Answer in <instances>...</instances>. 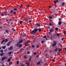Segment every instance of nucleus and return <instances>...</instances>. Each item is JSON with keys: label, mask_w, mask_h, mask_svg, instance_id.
<instances>
[{"label": "nucleus", "mask_w": 66, "mask_h": 66, "mask_svg": "<svg viewBox=\"0 0 66 66\" xmlns=\"http://www.w3.org/2000/svg\"><path fill=\"white\" fill-rule=\"evenodd\" d=\"M37 30H37V29L36 28L35 29L32 31L31 34H33V35L35 34L36 33V32L37 31Z\"/></svg>", "instance_id": "f257e3e1"}, {"label": "nucleus", "mask_w": 66, "mask_h": 66, "mask_svg": "<svg viewBox=\"0 0 66 66\" xmlns=\"http://www.w3.org/2000/svg\"><path fill=\"white\" fill-rule=\"evenodd\" d=\"M7 59V57L6 56H3L1 60L2 61H4V60H5V59Z\"/></svg>", "instance_id": "f03ea898"}, {"label": "nucleus", "mask_w": 66, "mask_h": 66, "mask_svg": "<svg viewBox=\"0 0 66 66\" xmlns=\"http://www.w3.org/2000/svg\"><path fill=\"white\" fill-rule=\"evenodd\" d=\"M35 25L36 27H40V24L38 23H36Z\"/></svg>", "instance_id": "7ed1b4c3"}, {"label": "nucleus", "mask_w": 66, "mask_h": 66, "mask_svg": "<svg viewBox=\"0 0 66 66\" xmlns=\"http://www.w3.org/2000/svg\"><path fill=\"white\" fill-rule=\"evenodd\" d=\"M11 41L9 42L7 44V46H9L10 45V44H11Z\"/></svg>", "instance_id": "20e7f679"}, {"label": "nucleus", "mask_w": 66, "mask_h": 66, "mask_svg": "<svg viewBox=\"0 0 66 66\" xmlns=\"http://www.w3.org/2000/svg\"><path fill=\"white\" fill-rule=\"evenodd\" d=\"M62 24V21H60L58 22V24L59 25H60Z\"/></svg>", "instance_id": "39448f33"}, {"label": "nucleus", "mask_w": 66, "mask_h": 66, "mask_svg": "<svg viewBox=\"0 0 66 66\" xmlns=\"http://www.w3.org/2000/svg\"><path fill=\"white\" fill-rule=\"evenodd\" d=\"M30 42H31V41H30V40H28L27 41L26 44H29V43Z\"/></svg>", "instance_id": "423d86ee"}, {"label": "nucleus", "mask_w": 66, "mask_h": 66, "mask_svg": "<svg viewBox=\"0 0 66 66\" xmlns=\"http://www.w3.org/2000/svg\"><path fill=\"white\" fill-rule=\"evenodd\" d=\"M21 40H20L19 42L18 43H19V44H20V43H22V42H23V41H22V39H21Z\"/></svg>", "instance_id": "0eeeda50"}, {"label": "nucleus", "mask_w": 66, "mask_h": 66, "mask_svg": "<svg viewBox=\"0 0 66 66\" xmlns=\"http://www.w3.org/2000/svg\"><path fill=\"white\" fill-rule=\"evenodd\" d=\"M26 64L28 66H29V65H30V63H28V62H27L26 63Z\"/></svg>", "instance_id": "6e6552de"}, {"label": "nucleus", "mask_w": 66, "mask_h": 66, "mask_svg": "<svg viewBox=\"0 0 66 66\" xmlns=\"http://www.w3.org/2000/svg\"><path fill=\"white\" fill-rule=\"evenodd\" d=\"M13 47H11L10 48H9V50H12V49H13Z\"/></svg>", "instance_id": "1a4fd4ad"}, {"label": "nucleus", "mask_w": 66, "mask_h": 66, "mask_svg": "<svg viewBox=\"0 0 66 66\" xmlns=\"http://www.w3.org/2000/svg\"><path fill=\"white\" fill-rule=\"evenodd\" d=\"M56 45V44H54V43L53 44H52V47H54V46H55Z\"/></svg>", "instance_id": "9d476101"}, {"label": "nucleus", "mask_w": 66, "mask_h": 66, "mask_svg": "<svg viewBox=\"0 0 66 66\" xmlns=\"http://www.w3.org/2000/svg\"><path fill=\"white\" fill-rule=\"evenodd\" d=\"M3 54H4L3 53H1L0 54V55L1 56H2Z\"/></svg>", "instance_id": "9b49d317"}, {"label": "nucleus", "mask_w": 66, "mask_h": 66, "mask_svg": "<svg viewBox=\"0 0 66 66\" xmlns=\"http://www.w3.org/2000/svg\"><path fill=\"white\" fill-rule=\"evenodd\" d=\"M19 43L18 42V43L16 44V46L18 47V46H19Z\"/></svg>", "instance_id": "f8f14e48"}, {"label": "nucleus", "mask_w": 66, "mask_h": 66, "mask_svg": "<svg viewBox=\"0 0 66 66\" xmlns=\"http://www.w3.org/2000/svg\"><path fill=\"white\" fill-rule=\"evenodd\" d=\"M5 41V39H4L2 41V42L1 43V44H3V43Z\"/></svg>", "instance_id": "ddd939ff"}, {"label": "nucleus", "mask_w": 66, "mask_h": 66, "mask_svg": "<svg viewBox=\"0 0 66 66\" xmlns=\"http://www.w3.org/2000/svg\"><path fill=\"white\" fill-rule=\"evenodd\" d=\"M0 52L1 53H3V50L2 49L0 51Z\"/></svg>", "instance_id": "4468645a"}, {"label": "nucleus", "mask_w": 66, "mask_h": 66, "mask_svg": "<svg viewBox=\"0 0 66 66\" xmlns=\"http://www.w3.org/2000/svg\"><path fill=\"white\" fill-rule=\"evenodd\" d=\"M6 48V47L5 46H3L2 47V49H5Z\"/></svg>", "instance_id": "2eb2a0df"}, {"label": "nucleus", "mask_w": 66, "mask_h": 66, "mask_svg": "<svg viewBox=\"0 0 66 66\" xmlns=\"http://www.w3.org/2000/svg\"><path fill=\"white\" fill-rule=\"evenodd\" d=\"M53 29H52L50 30V32H53Z\"/></svg>", "instance_id": "dca6fc26"}, {"label": "nucleus", "mask_w": 66, "mask_h": 66, "mask_svg": "<svg viewBox=\"0 0 66 66\" xmlns=\"http://www.w3.org/2000/svg\"><path fill=\"white\" fill-rule=\"evenodd\" d=\"M5 43H6V42H8V40H7V39H5Z\"/></svg>", "instance_id": "f3484780"}, {"label": "nucleus", "mask_w": 66, "mask_h": 66, "mask_svg": "<svg viewBox=\"0 0 66 66\" xmlns=\"http://www.w3.org/2000/svg\"><path fill=\"white\" fill-rule=\"evenodd\" d=\"M58 50V49L57 48H56L55 49V52H57V51Z\"/></svg>", "instance_id": "a211bd4d"}, {"label": "nucleus", "mask_w": 66, "mask_h": 66, "mask_svg": "<svg viewBox=\"0 0 66 66\" xmlns=\"http://www.w3.org/2000/svg\"><path fill=\"white\" fill-rule=\"evenodd\" d=\"M48 18H50V19H52V18H52V17L50 16H49Z\"/></svg>", "instance_id": "6ab92c4d"}, {"label": "nucleus", "mask_w": 66, "mask_h": 66, "mask_svg": "<svg viewBox=\"0 0 66 66\" xmlns=\"http://www.w3.org/2000/svg\"><path fill=\"white\" fill-rule=\"evenodd\" d=\"M61 48H60L59 50H58V53H61Z\"/></svg>", "instance_id": "aec40b11"}, {"label": "nucleus", "mask_w": 66, "mask_h": 66, "mask_svg": "<svg viewBox=\"0 0 66 66\" xmlns=\"http://www.w3.org/2000/svg\"><path fill=\"white\" fill-rule=\"evenodd\" d=\"M65 2H63L62 4V6H64V5L65 4Z\"/></svg>", "instance_id": "412c9836"}, {"label": "nucleus", "mask_w": 66, "mask_h": 66, "mask_svg": "<svg viewBox=\"0 0 66 66\" xmlns=\"http://www.w3.org/2000/svg\"><path fill=\"white\" fill-rule=\"evenodd\" d=\"M40 64V62H38L37 63V65H39Z\"/></svg>", "instance_id": "4be33fe9"}, {"label": "nucleus", "mask_w": 66, "mask_h": 66, "mask_svg": "<svg viewBox=\"0 0 66 66\" xmlns=\"http://www.w3.org/2000/svg\"><path fill=\"white\" fill-rule=\"evenodd\" d=\"M19 61H18L16 62V64L18 65L19 64Z\"/></svg>", "instance_id": "5701e85b"}, {"label": "nucleus", "mask_w": 66, "mask_h": 66, "mask_svg": "<svg viewBox=\"0 0 66 66\" xmlns=\"http://www.w3.org/2000/svg\"><path fill=\"white\" fill-rule=\"evenodd\" d=\"M22 46V44H20L19 48H21V47Z\"/></svg>", "instance_id": "b1692460"}, {"label": "nucleus", "mask_w": 66, "mask_h": 66, "mask_svg": "<svg viewBox=\"0 0 66 66\" xmlns=\"http://www.w3.org/2000/svg\"><path fill=\"white\" fill-rule=\"evenodd\" d=\"M5 32H6V33H9V31L8 30H7V29L6 30Z\"/></svg>", "instance_id": "393cba45"}, {"label": "nucleus", "mask_w": 66, "mask_h": 66, "mask_svg": "<svg viewBox=\"0 0 66 66\" xmlns=\"http://www.w3.org/2000/svg\"><path fill=\"white\" fill-rule=\"evenodd\" d=\"M23 49H24V48H22L20 50V51H22V50H23Z\"/></svg>", "instance_id": "a878e982"}, {"label": "nucleus", "mask_w": 66, "mask_h": 66, "mask_svg": "<svg viewBox=\"0 0 66 66\" xmlns=\"http://www.w3.org/2000/svg\"><path fill=\"white\" fill-rule=\"evenodd\" d=\"M16 14V12H14L13 13V14H14V15H15Z\"/></svg>", "instance_id": "bb28decb"}, {"label": "nucleus", "mask_w": 66, "mask_h": 66, "mask_svg": "<svg viewBox=\"0 0 66 66\" xmlns=\"http://www.w3.org/2000/svg\"><path fill=\"white\" fill-rule=\"evenodd\" d=\"M3 13L4 14H7V12L6 11H4Z\"/></svg>", "instance_id": "cd10ccee"}, {"label": "nucleus", "mask_w": 66, "mask_h": 66, "mask_svg": "<svg viewBox=\"0 0 66 66\" xmlns=\"http://www.w3.org/2000/svg\"><path fill=\"white\" fill-rule=\"evenodd\" d=\"M8 62H10L11 61V59H8Z\"/></svg>", "instance_id": "c85d7f7f"}, {"label": "nucleus", "mask_w": 66, "mask_h": 66, "mask_svg": "<svg viewBox=\"0 0 66 66\" xmlns=\"http://www.w3.org/2000/svg\"><path fill=\"white\" fill-rule=\"evenodd\" d=\"M17 9L16 8H14V9H13V10L14 11H17Z\"/></svg>", "instance_id": "c756f323"}, {"label": "nucleus", "mask_w": 66, "mask_h": 66, "mask_svg": "<svg viewBox=\"0 0 66 66\" xmlns=\"http://www.w3.org/2000/svg\"><path fill=\"white\" fill-rule=\"evenodd\" d=\"M37 54V53H36L34 52V55H36V54Z\"/></svg>", "instance_id": "7c9ffc66"}, {"label": "nucleus", "mask_w": 66, "mask_h": 66, "mask_svg": "<svg viewBox=\"0 0 66 66\" xmlns=\"http://www.w3.org/2000/svg\"><path fill=\"white\" fill-rule=\"evenodd\" d=\"M13 10H11L10 11V13H13Z\"/></svg>", "instance_id": "2f4dec72"}, {"label": "nucleus", "mask_w": 66, "mask_h": 66, "mask_svg": "<svg viewBox=\"0 0 66 66\" xmlns=\"http://www.w3.org/2000/svg\"><path fill=\"white\" fill-rule=\"evenodd\" d=\"M42 30L41 29H39V32H41V31H42Z\"/></svg>", "instance_id": "473e14b6"}, {"label": "nucleus", "mask_w": 66, "mask_h": 66, "mask_svg": "<svg viewBox=\"0 0 66 66\" xmlns=\"http://www.w3.org/2000/svg\"><path fill=\"white\" fill-rule=\"evenodd\" d=\"M57 54L58 55H60V53L57 52Z\"/></svg>", "instance_id": "72a5a7b5"}, {"label": "nucleus", "mask_w": 66, "mask_h": 66, "mask_svg": "<svg viewBox=\"0 0 66 66\" xmlns=\"http://www.w3.org/2000/svg\"><path fill=\"white\" fill-rule=\"evenodd\" d=\"M24 20H25V21H27V19H26L25 18H24Z\"/></svg>", "instance_id": "f704fd0d"}, {"label": "nucleus", "mask_w": 66, "mask_h": 66, "mask_svg": "<svg viewBox=\"0 0 66 66\" xmlns=\"http://www.w3.org/2000/svg\"><path fill=\"white\" fill-rule=\"evenodd\" d=\"M31 47L32 48H34V47H35V46L34 45H31Z\"/></svg>", "instance_id": "c9c22d12"}, {"label": "nucleus", "mask_w": 66, "mask_h": 66, "mask_svg": "<svg viewBox=\"0 0 66 66\" xmlns=\"http://www.w3.org/2000/svg\"><path fill=\"white\" fill-rule=\"evenodd\" d=\"M58 28H55V30H56L57 31L58 30Z\"/></svg>", "instance_id": "e433bc0d"}, {"label": "nucleus", "mask_w": 66, "mask_h": 66, "mask_svg": "<svg viewBox=\"0 0 66 66\" xmlns=\"http://www.w3.org/2000/svg\"><path fill=\"white\" fill-rule=\"evenodd\" d=\"M50 26H52V23H50L49 24Z\"/></svg>", "instance_id": "4c0bfd02"}, {"label": "nucleus", "mask_w": 66, "mask_h": 66, "mask_svg": "<svg viewBox=\"0 0 66 66\" xmlns=\"http://www.w3.org/2000/svg\"><path fill=\"white\" fill-rule=\"evenodd\" d=\"M27 58V56H25L24 57V59H26Z\"/></svg>", "instance_id": "58836bf2"}, {"label": "nucleus", "mask_w": 66, "mask_h": 66, "mask_svg": "<svg viewBox=\"0 0 66 66\" xmlns=\"http://www.w3.org/2000/svg\"><path fill=\"white\" fill-rule=\"evenodd\" d=\"M46 37H46V36H45L43 37V38H45Z\"/></svg>", "instance_id": "ea45409f"}, {"label": "nucleus", "mask_w": 66, "mask_h": 66, "mask_svg": "<svg viewBox=\"0 0 66 66\" xmlns=\"http://www.w3.org/2000/svg\"><path fill=\"white\" fill-rule=\"evenodd\" d=\"M63 33L64 34H66V31H65L64 32H63Z\"/></svg>", "instance_id": "a19ab883"}, {"label": "nucleus", "mask_w": 66, "mask_h": 66, "mask_svg": "<svg viewBox=\"0 0 66 66\" xmlns=\"http://www.w3.org/2000/svg\"><path fill=\"white\" fill-rule=\"evenodd\" d=\"M20 24H22V21H20Z\"/></svg>", "instance_id": "79ce46f5"}, {"label": "nucleus", "mask_w": 66, "mask_h": 66, "mask_svg": "<svg viewBox=\"0 0 66 66\" xmlns=\"http://www.w3.org/2000/svg\"><path fill=\"white\" fill-rule=\"evenodd\" d=\"M54 43L55 44H56V42H55V41H54Z\"/></svg>", "instance_id": "37998d69"}, {"label": "nucleus", "mask_w": 66, "mask_h": 66, "mask_svg": "<svg viewBox=\"0 0 66 66\" xmlns=\"http://www.w3.org/2000/svg\"><path fill=\"white\" fill-rule=\"evenodd\" d=\"M12 53V52H9V54H11Z\"/></svg>", "instance_id": "c03bdc74"}, {"label": "nucleus", "mask_w": 66, "mask_h": 66, "mask_svg": "<svg viewBox=\"0 0 66 66\" xmlns=\"http://www.w3.org/2000/svg\"><path fill=\"white\" fill-rule=\"evenodd\" d=\"M44 42V40H42L41 42V43H43Z\"/></svg>", "instance_id": "a18cd8bd"}, {"label": "nucleus", "mask_w": 66, "mask_h": 66, "mask_svg": "<svg viewBox=\"0 0 66 66\" xmlns=\"http://www.w3.org/2000/svg\"><path fill=\"white\" fill-rule=\"evenodd\" d=\"M56 36H59L60 35L59 34H56Z\"/></svg>", "instance_id": "49530a36"}, {"label": "nucleus", "mask_w": 66, "mask_h": 66, "mask_svg": "<svg viewBox=\"0 0 66 66\" xmlns=\"http://www.w3.org/2000/svg\"><path fill=\"white\" fill-rule=\"evenodd\" d=\"M37 48H39V46L38 45H37Z\"/></svg>", "instance_id": "de8ad7c7"}, {"label": "nucleus", "mask_w": 66, "mask_h": 66, "mask_svg": "<svg viewBox=\"0 0 66 66\" xmlns=\"http://www.w3.org/2000/svg\"><path fill=\"white\" fill-rule=\"evenodd\" d=\"M12 55H11V57H10V58L9 59L11 60V59H12Z\"/></svg>", "instance_id": "09e8293b"}, {"label": "nucleus", "mask_w": 66, "mask_h": 66, "mask_svg": "<svg viewBox=\"0 0 66 66\" xmlns=\"http://www.w3.org/2000/svg\"><path fill=\"white\" fill-rule=\"evenodd\" d=\"M52 61L53 62H55V60L54 59H52Z\"/></svg>", "instance_id": "8fccbe9b"}, {"label": "nucleus", "mask_w": 66, "mask_h": 66, "mask_svg": "<svg viewBox=\"0 0 66 66\" xmlns=\"http://www.w3.org/2000/svg\"><path fill=\"white\" fill-rule=\"evenodd\" d=\"M52 27H53V26H54V24L53 23H52Z\"/></svg>", "instance_id": "3c124183"}, {"label": "nucleus", "mask_w": 66, "mask_h": 66, "mask_svg": "<svg viewBox=\"0 0 66 66\" xmlns=\"http://www.w3.org/2000/svg\"><path fill=\"white\" fill-rule=\"evenodd\" d=\"M11 24H13V22H11Z\"/></svg>", "instance_id": "603ef678"}, {"label": "nucleus", "mask_w": 66, "mask_h": 66, "mask_svg": "<svg viewBox=\"0 0 66 66\" xmlns=\"http://www.w3.org/2000/svg\"><path fill=\"white\" fill-rule=\"evenodd\" d=\"M25 66V65H24V64H21V66Z\"/></svg>", "instance_id": "864d4df0"}, {"label": "nucleus", "mask_w": 66, "mask_h": 66, "mask_svg": "<svg viewBox=\"0 0 66 66\" xmlns=\"http://www.w3.org/2000/svg\"><path fill=\"white\" fill-rule=\"evenodd\" d=\"M31 22H32V20H30V21H28V22L29 23Z\"/></svg>", "instance_id": "5fc2aeb1"}, {"label": "nucleus", "mask_w": 66, "mask_h": 66, "mask_svg": "<svg viewBox=\"0 0 66 66\" xmlns=\"http://www.w3.org/2000/svg\"><path fill=\"white\" fill-rule=\"evenodd\" d=\"M22 5H21L20 6V8H21L22 7Z\"/></svg>", "instance_id": "6e6d98bb"}, {"label": "nucleus", "mask_w": 66, "mask_h": 66, "mask_svg": "<svg viewBox=\"0 0 66 66\" xmlns=\"http://www.w3.org/2000/svg\"><path fill=\"white\" fill-rule=\"evenodd\" d=\"M59 20L61 21V20L62 19L60 18H59Z\"/></svg>", "instance_id": "4d7b16f0"}, {"label": "nucleus", "mask_w": 66, "mask_h": 66, "mask_svg": "<svg viewBox=\"0 0 66 66\" xmlns=\"http://www.w3.org/2000/svg\"><path fill=\"white\" fill-rule=\"evenodd\" d=\"M51 39H52H52H53V37H51Z\"/></svg>", "instance_id": "13d9d810"}, {"label": "nucleus", "mask_w": 66, "mask_h": 66, "mask_svg": "<svg viewBox=\"0 0 66 66\" xmlns=\"http://www.w3.org/2000/svg\"><path fill=\"white\" fill-rule=\"evenodd\" d=\"M25 39H22V41H24V40H25Z\"/></svg>", "instance_id": "bf43d9fd"}, {"label": "nucleus", "mask_w": 66, "mask_h": 66, "mask_svg": "<svg viewBox=\"0 0 66 66\" xmlns=\"http://www.w3.org/2000/svg\"><path fill=\"white\" fill-rule=\"evenodd\" d=\"M4 14V16H6L7 15L6 14H5V13Z\"/></svg>", "instance_id": "052dcab7"}, {"label": "nucleus", "mask_w": 66, "mask_h": 66, "mask_svg": "<svg viewBox=\"0 0 66 66\" xmlns=\"http://www.w3.org/2000/svg\"><path fill=\"white\" fill-rule=\"evenodd\" d=\"M62 41H63V40H64V38H62Z\"/></svg>", "instance_id": "680f3d73"}, {"label": "nucleus", "mask_w": 66, "mask_h": 66, "mask_svg": "<svg viewBox=\"0 0 66 66\" xmlns=\"http://www.w3.org/2000/svg\"><path fill=\"white\" fill-rule=\"evenodd\" d=\"M56 2H59V0H56Z\"/></svg>", "instance_id": "e2e57ef3"}, {"label": "nucleus", "mask_w": 66, "mask_h": 66, "mask_svg": "<svg viewBox=\"0 0 66 66\" xmlns=\"http://www.w3.org/2000/svg\"><path fill=\"white\" fill-rule=\"evenodd\" d=\"M1 15L2 16H4V14H1Z\"/></svg>", "instance_id": "0e129e2a"}, {"label": "nucleus", "mask_w": 66, "mask_h": 66, "mask_svg": "<svg viewBox=\"0 0 66 66\" xmlns=\"http://www.w3.org/2000/svg\"><path fill=\"white\" fill-rule=\"evenodd\" d=\"M9 21H12V19H10L9 20Z\"/></svg>", "instance_id": "69168bd1"}, {"label": "nucleus", "mask_w": 66, "mask_h": 66, "mask_svg": "<svg viewBox=\"0 0 66 66\" xmlns=\"http://www.w3.org/2000/svg\"><path fill=\"white\" fill-rule=\"evenodd\" d=\"M25 46H27V45L26 44H25Z\"/></svg>", "instance_id": "338daca9"}, {"label": "nucleus", "mask_w": 66, "mask_h": 66, "mask_svg": "<svg viewBox=\"0 0 66 66\" xmlns=\"http://www.w3.org/2000/svg\"><path fill=\"white\" fill-rule=\"evenodd\" d=\"M64 49L65 50V51H66V47L64 48Z\"/></svg>", "instance_id": "774afa93"}]
</instances>
